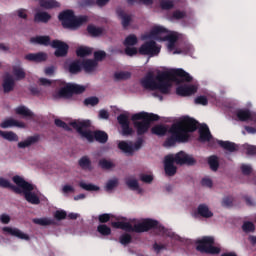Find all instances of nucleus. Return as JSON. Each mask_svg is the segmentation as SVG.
<instances>
[{"mask_svg": "<svg viewBox=\"0 0 256 256\" xmlns=\"http://www.w3.org/2000/svg\"><path fill=\"white\" fill-rule=\"evenodd\" d=\"M213 245H215V238L213 236H204L196 241V251L205 253L206 255H219L221 248Z\"/></svg>", "mask_w": 256, "mask_h": 256, "instance_id": "obj_9", "label": "nucleus"}, {"mask_svg": "<svg viewBox=\"0 0 256 256\" xmlns=\"http://www.w3.org/2000/svg\"><path fill=\"white\" fill-rule=\"evenodd\" d=\"M195 103L196 105H208L209 100L207 99L206 96H198L197 98H195Z\"/></svg>", "mask_w": 256, "mask_h": 256, "instance_id": "obj_63", "label": "nucleus"}, {"mask_svg": "<svg viewBox=\"0 0 256 256\" xmlns=\"http://www.w3.org/2000/svg\"><path fill=\"white\" fill-rule=\"evenodd\" d=\"M58 97L61 99H71L73 97V90L71 84H67L58 91Z\"/></svg>", "mask_w": 256, "mask_h": 256, "instance_id": "obj_25", "label": "nucleus"}, {"mask_svg": "<svg viewBox=\"0 0 256 256\" xmlns=\"http://www.w3.org/2000/svg\"><path fill=\"white\" fill-rule=\"evenodd\" d=\"M39 135L29 136L24 141L18 143L19 149H25L27 147H31V145H35V143H39Z\"/></svg>", "mask_w": 256, "mask_h": 256, "instance_id": "obj_22", "label": "nucleus"}, {"mask_svg": "<svg viewBox=\"0 0 256 256\" xmlns=\"http://www.w3.org/2000/svg\"><path fill=\"white\" fill-rule=\"evenodd\" d=\"M236 117L239 121H249L251 118V111L249 109H239L236 111Z\"/></svg>", "mask_w": 256, "mask_h": 256, "instance_id": "obj_34", "label": "nucleus"}, {"mask_svg": "<svg viewBox=\"0 0 256 256\" xmlns=\"http://www.w3.org/2000/svg\"><path fill=\"white\" fill-rule=\"evenodd\" d=\"M137 36L135 34L128 35L124 40V46L125 47H134V45H137L138 43Z\"/></svg>", "mask_w": 256, "mask_h": 256, "instance_id": "obj_39", "label": "nucleus"}, {"mask_svg": "<svg viewBox=\"0 0 256 256\" xmlns=\"http://www.w3.org/2000/svg\"><path fill=\"white\" fill-rule=\"evenodd\" d=\"M97 65H99V63L93 59H86L82 61V69H84L86 73H91V71H95V69H97Z\"/></svg>", "mask_w": 256, "mask_h": 256, "instance_id": "obj_23", "label": "nucleus"}, {"mask_svg": "<svg viewBox=\"0 0 256 256\" xmlns=\"http://www.w3.org/2000/svg\"><path fill=\"white\" fill-rule=\"evenodd\" d=\"M54 123H55L56 127H60L61 129H64L65 131H71V128L69 127V125L61 119H55Z\"/></svg>", "mask_w": 256, "mask_h": 256, "instance_id": "obj_56", "label": "nucleus"}, {"mask_svg": "<svg viewBox=\"0 0 256 256\" xmlns=\"http://www.w3.org/2000/svg\"><path fill=\"white\" fill-rule=\"evenodd\" d=\"M117 121L122 129V135L124 137H129L133 135V128L129 126V116L126 114H120L117 117Z\"/></svg>", "mask_w": 256, "mask_h": 256, "instance_id": "obj_13", "label": "nucleus"}, {"mask_svg": "<svg viewBox=\"0 0 256 256\" xmlns=\"http://www.w3.org/2000/svg\"><path fill=\"white\" fill-rule=\"evenodd\" d=\"M142 87L148 91H157V81H155V74L148 72L146 77L140 81Z\"/></svg>", "mask_w": 256, "mask_h": 256, "instance_id": "obj_14", "label": "nucleus"}, {"mask_svg": "<svg viewBox=\"0 0 256 256\" xmlns=\"http://www.w3.org/2000/svg\"><path fill=\"white\" fill-rule=\"evenodd\" d=\"M185 17H187L186 11L175 10L172 13L171 19H174L175 21H180V19H185Z\"/></svg>", "mask_w": 256, "mask_h": 256, "instance_id": "obj_49", "label": "nucleus"}, {"mask_svg": "<svg viewBox=\"0 0 256 256\" xmlns=\"http://www.w3.org/2000/svg\"><path fill=\"white\" fill-rule=\"evenodd\" d=\"M2 89H3V93L5 94L11 93V91L15 90V79H13V76H6L3 79Z\"/></svg>", "mask_w": 256, "mask_h": 256, "instance_id": "obj_19", "label": "nucleus"}, {"mask_svg": "<svg viewBox=\"0 0 256 256\" xmlns=\"http://www.w3.org/2000/svg\"><path fill=\"white\" fill-rule=\"evenodd\" d=\"M199 129V122L189 116L184 117L181 121L172 124L169 129L171 134L164 142V147H173L177 143H187L189 133H195Z\"/></svg>", "mask_w": 256, "mask_h": 256, "instance_id": "obj_1", "label": "nucleus"}, {"mask_svg": "<svg viewBox=\"0 0 256 256\" xmlns=\"http://www.w3.org/2000/svg\"><path fill=\"white\" fill-rule=\"evenodd\" d=\"M79 187L81 189H84V191H99V186L95 184H87L85 182H79Z\"/></svg>", "mask_w": 256, "mask_h": 256, "instance_id": "obj_46", "label": "nucleus"}, {"mask_svg": "<svg viewBox=\"0 0 256 256\" xmlns=\"http://www.w3.org/2000/svg\"><path fill=\"white\" fill-rule=\"evenodd\" d=\"M4 233H9V235H12V237H18V239H23L24 241H29V235L23 233L18 228H11V227H4L3 228Z\"/></svg>", "mask_w": 256, "mask_h": 256, "instance_id": "obj_18", "label": "nucleus"}, {"mask_svg": "<svg viewBox=\"0 0 256 256\" xmlns=\"http://www.w3.org/2000/svg\"><path fill=\"white\" fill-rule=\"evenodd\" d=\"M84 105L86 107H89V105H91V107H95V105H99V98L95 96L88 97L84 100Z\"/></svg>", "mask_w": 256, "mask_h": 256, "instance_id": "obj_52", "label": "nucleus"}, {"mask_svg": "<svg viewBox=\"0 0 256 256\" xmlns=\"http://www.w3.org/2000/svg\"><path fill=\"white\" fill-rule=\"evenodd\" d=\"M126 185L133 191H139V182L137 180H127Z\"/></svg>", "mask_w": 256, "mask_h": 256, "instance_id": "obj_57", "label": "nucleus"}, {"mask_svg": "<svg viewBox=\"0 0 256 256\" xmlns=\"http://www.w3.org/2000/svg\"><path fill=\"white\" fill-rule=\"evenodd\" d=\"M119 241L121 245H129L133 241V237L129 233H124L120 236Z\"/></svg>", "mask_w": 256, "mask_h": 256, "instance_id": "obj_51", "label": "nucleus"}, {"mask_svg": "<svg viewBox=\"0 0 256 256\" xmlns=\"http://www.w3.org/2000/svg\"><path fill=\"white\" fill-rule=\"evenodd\" d=\"M140 55H150V57H155L161 53V48L157 46L155 40H150L142 44L138 50Z\"/></svg>", "mask_w": 256, "mask_h": 256, "instance_id": "obj_10", "label": "nucleus"}, {"mask_svg": "<svg viewBox=\"0 0 256 256\" xmlns=\"http://www.w3.org/2000/svg\"><path fill=\"white\" fill-rule=\"evenodd\" d=\"M197 93V87L195 85H183L176 88V95L180 97H190Z\"/></svg>", "mask_w": 256, "mask_h": 256, "instance_id": "obj_16", "label": "nucleus"}, {"mask_svg": "<svg viewBox=\"0 0 256 256\" xmlns=\"http://www.w3.org/2000/svg\"><path fill=\"white\" fill-rule=\"evenodd\" d=\"M49 21H51V14L47 12H37L34 15L35 23H49Z\"/></svg>", "mask_w": 256, "mask_h": 256, "instance_id": "obj_29", "label": "nucleus"}, {"mask_svg": "<svg viewBox=\"0 0 256 256\" xmlns=\"http://www.w3.org/2000/svg\"><path fill=\"white\" fill-rule=\"evenodd\" d=\"M177 77H179L182 81L186 83H191L193 81V77L189 75L185 70L178 68L172 69L168 72H162L156 76V91H160L163 95L169 94V83L167 81H177Z\"/></svg>", "mask_w": 256, "mask_h": 256, "instance_id": "obj_3", "label": "nucleus"}, {"mask_svg": "<svg viewBox=\"0 0 256 256\" xmlns=\"http://www.w3.org/2000/svg\"><path fill=\"white\" fill-rule=\"evenodd\" d=\"M140 181H142V183L151 184V183H153V175H151V174H140Z\"/></svg>", "mask_w": 256, "mask_h": 256, "instance_id": "obj_59", "label": "nucleus"}, {"mask_svg": "<svg viewBox=\"0 0 256 256\" xmlns=\"http://www.w3.org/2000/svg\"><path fill=\"white\" fill-rule=\"evenodd\" d=\"M105 30L101 27H96L93 25H88L87 26V32L89 33V35H91V37H101V34L104 32Z\"/></svg>", "mask_w": 256, "mask_h": 256, "instance_id": "obj_35", "label": "nucleus"}, {"mask_svg": "<svg viewBox=\"0 0 256 256\" xmlns=\"http://www.w3.org/2000/svg\"><path fill=\"white\" fill-rule=\"evenodd\" d=\"M39 5L43 9H55L60 7V4L57 2V0H39Z\"/></svg>", "mask_w": 256, "mask_h": 256, "instance_id": "obj_33", "label": "nucleus"}, {"mask_svg": "<svg viewBox=\"0 0 256 256\" xmlns=\"http://www.w3.org/2000/svg\"><path fill=\"white\" fill-rule=\"evenodd\" d=\"M173 162L176 165H195L197 163V160L193 158L192 156H189V154L185 153V151H180L176 154H171Z\"/></svg>", "mask_w": 256, "mask_h": 256, "instance_id": "obj_11", "label": "nucleus"}, {"mask_svg": "<svg viewBox=\"0 0 256 256\" xmlns=\"http://www.w3.org/2000/svg\"><path fill=\"white\" fill-rule=\"evenodd\" d=\"M151 229H156L159 231L160 235H166V237H173V232L169 231L165 226L159 225V221L153 219H145L141 223L131 225L129 222H124L122 226V231L127 233H147Z\"/></svg>", "mask_w": 256, "mask_h": 256, "instance_id": "obj_4", "label": "nucleus"}, {"mask_svg": "<svg viewBox=\"0 0 256 256\" xmlns=\"http://www.w3.org/2000/svg\"><path fill=\"white\" fill-rule=\"evenodd\" d=\"M132 121L138 137L145 135L151 127V123L159 121V115L147 112H139L132 115Z\"/></svg>", "mask_w": 256, "mask_h": 256, "instance_id": "obj_5", "label": "nucleus"}, {"mask_svg": "<svg viewBox=\"0 0 256 256\" xmlns=\"http://www.w3.org/2000/svg\"><path fill=\"white\" fill-rule=\"evenodd\" d=\"M16 113L17 115H23L24 117H33V112L25 106H19L16 108Z\"/></svg>", "mask_w": 256, "mask_h": 256, "instance_id": "obj_44", "label": "nucleus"}, {"mask_svg": "<svg viewBox=\"0 0 256 256\" xmlns=\"http://www.w3.org/2000/svg\"><path fill=\"white\" fill-rule=\"evenodd\" d=\"M124 51L125 54L128 55V57H134V55H137V53H139V50H137V48L129 46H126Z\"/></svg>", "mask_w": 256, "mask_h": 256, "instance_id": "obj_60", "label": "nucleus"}, {"mask_svg": "<svg viewBox=\"0 0 256 256\" xmlns=\"http://www.w3.org/2000/svg\"><path fill=\"white\" fill-rule=\"evenodd\" d=\"M167 29L163 26H155L151 29L149 33L150 39H155V41H167V49L168 51H175V45L177 41H179V36L176 33L166 34ZM165 35V36H161Z\"/></svg>", "mask_w": 256, "mask_h": 256, "instance_id": "obj_7", "label": "nucleus"}, {"mask_svg": "<svg viewBox=\"0 0 256 256\" xmlns=\"http://www.w3.org/2000/svg\"><path fill=\"white\" fill-rule=\"evenodd\" d=\"M117 185H119V180L117 178L108 180V182L106 183V191H113V189H115V187H117Z\"/></svg>", "mask_w": 256, "mask_h": 256, "instance_id": "obj_53", "label": "nucleus"}, {"mask_svg": "<svg viewBox=\"0 0 256 256\" xmlns=\"http://www.w3.org/2000/svg\"><path fill=\"white\" fill-rule=\"evenodd\" d=\"M118 149L127 155H133L135 153V149L133 148V144L128 143L127 141H120L118 143Z\"/></svg>", "mask_w": 256, "mask_h": 256, "instance_id": "obj_26", "label": "nucleus"}, {"mask_svg": "<svg viewBox=\"0 0 256 256\" xmlns=\"http://www.w3.org/2000/svg\"><path fill=\"white\" fill-rule=\"evenodd\" d=\"M107 57V53L103 50H99L94 52V61L98 63V61H103Z\"/></svg>", "mask_w": 256, "mask_h": 256, "instance_id": "obj_55", "label": "nucleus"}, {"mask_svg": "<svg viewBox=\"0 0 256 256\" xmlns=\"http://www.w3.org/2000/svg\"><path fill=\"white\" fill-rule=\"evenodd\" d=\"M173 155L169 154L164 158V171L168 177H173L177 173V167L174 165Z\"/></svg>", "mask_w": 256, "mask_h": 256, "instance_id": "obj_15", "label": "nucleus"}, {"mask_svg": "<svg viewBox=\"0 0 256 256\" xmlns=\"http://www.w3.org/2000/svg\"><path fill=\"white\" fill-rule=\"evenodd\" d=\"M79 167L84 170H91V159H89L88 156H83L82 158L79 159L78 161Z\"/></svg>", "mask_w": 256, "mask_h": 256, "instance_id": "obj_38", "label": "nucleus"}, {"mask_svg": "<svg viewBox=\"0 0 256 256\" xmlns=\"http://www.w3.org/2000/svg\"><path fill=\"white\" fill-rule=\"evenodd\" d=\"M0 136H2L3 139H6V141H19V136H17L13 131L5 132L3 130H0Z\"/></svg>", "mask_w": 256, "mask_h": 256, "instance_id": "obj_36", "label": "nucleus"}, {"mask_svg": "<svg viewBox=\"0 0 256 256\" xmlns=\"http://www.w3.org/2000/svg\"><path fill=\"white\" fill-rule=\"evenodd\" d=\"M71 127L75 129L80 135L81 139H86L88 143H93V141H97L98 143L105 144L109 141V135L105 131L96 130L91 131V121L84 120V121H74L70 123Z\"/></svg>", "mask_w": 256, "mask_h": 256, "instance_id": "obj_2", "label": "nucleus"}, {"mask_svg": "<svg viewBox=\"0 0 256 256\" xmlns=\"http://www.w3.org/2000/svg\"><path fill=\"white\" fill-rule=\"evenodd\" d=\"M32 43H36L37 45H44L45 47H49L51 45V37L49 36H36L30 39Z\"/></svg>", "mask_w": 256, "mask_h": 256, "instance_id": "obj_28", "label": "nucleus"}, {"mask_svg": "<svg viewBox=\"0 0 256 256\" xmlns=\"http://www.w3.org/2000/svg\"><path fill=\"white\" fill-rule=\"evenodd\" d=\"M208 165L212 171H217L219 169V158L213 155L208 158Z\"/></svg>", "mask_w": 256, "mask_h": 256, "instance_id": "obj_41", "label": "nucleus"}, {"mask_svg": "<svg viewBox=\"0 0 256 256\" xmlns=\"http://www.w3.org/2000/svg\"><path fill=\"white\" fill-rule=\"evenodd\" d=\"M222 207H233V196H226L222 200Z\"/></svg>", "mask_w": 256, "mask_h": 256, "instance_id": "obj_61", "label": "nucleus"}, {"mask_svg": "<svg viewBox=\"0 0 256 256\" xmlns=\"http://www.w3.org/2000/svg\"><path fill=\"white\" fill-rule=\"evenodd\" d=\"M72 89V95H81V93H85V86L70 84Z\"/></svg>", "mask_w": 256, "mask_h": 256, "instance_id": "obj_50", "label": "nucleus"}, {"mask_svg": "<svg viewBox=\"0 0 256 256\" xmlns=\"http://www.w3.org/2000/svg\"><path fill=\"white\" fill-rule=\"evenodd\" d=\"M94 5H97V2L95 0H81L80 1V7H93Z\"/></svg>", "mask_w": 256, "mask_h": 256, "instance_id": "obj_64", "label": "nucleus"}, {"mask_svg": "<svg viewBox=\"0 0 256 256\" xmlns=\"http://www.w3.org/2000/svg\"><path fill=\"white\" fill-rule=\"evenodd\" d=\"M212 137L213 136L211 135V131L209 130V126L204 124L199 128V141H201L202 143H205L207 141H211Z\"/></svg>", "mask_w": 256, "mask_h": 256, "instance_id": "obj_21", "label": "nucleus"}, {"mask_svg": "<svg viewBox=\"0 0 256 256\" xmlns=\"http://www.w3.org/2000/svg\"><path fill=\"white\" fill-rule=\"evenodd\" d=\"M97 231L98 233H100V235H103L104 237H107L111 234V228L105 224L98 225Z\"/></svg>", "mask_w": 256, "mask_h": 256, "instance_id": "obj_45", "label": "nucleus"}, {"mask_svg": "<svg viewBox=\"0 0 256 256\" xmlns=\"http://www.w3.org/2000/svg\"><path fill=\"white\" fill-rule=\"evenodd\" d=\"M12 74L14 75L16 81H23V79L27 77L25 70H23V68H21L20 66H13Z\"/></svg>", "mask_w": 256, "mask_h": 256, "instance_id": "obj_31", "label": "nucleus"}, {"mask_svg": "<svg viewBox=\"0 0 256 256\" xmlns=\"http://www.w3.org/2000/svg\"><path fill=\"white\" fill-rule=\"evenodd\" d=\"M13 182L16 183L18 187H21L22 193L24 195V199L31 205H39L41 203V199H39V196L33 192L35 190V186L27 181L25 179L21 178V176H14L12 178Z\"/></svg>", "mask_w": 256, "mask_h": 256, "instance_id": "obj_8", "label": "nucleus"}, {"mask_svg": "<svg viewBox=\"0 0 256 256\" xmlns=\"http://www.w3.org/2000/svg\"><path fill=\"white\" fill-rule=\"evenodd\" d=\"M51 47L56 49L54 52L55 57H67L69 53V45L61 40H53Z\"/></svg>", "mask_w": 256, "mask_h": 256, "instance_id": "obj_12", "label": "nucleus"}, {"mask_svg": "<svg viewBox=\"0 0 256 256\" xmlns=\"http://www.w3.org/2000/svg\"><path fill=\"white\" fill-rule=\"evenodd\" d=\"M93 53V48L81 46L76 50L77 57H89Z\"/></svg>", "mask_w": 256, "mask_h": 256, "instance_id": "obj_37", "label": "nucleus"}, {"mask_svg": "<svg viewBox=\"0 0 256 256\" xmlns=\"http://www.w3.org/2000/svg\"><path fill=\"white\" fill-rule=\"evenodd\" d=\"M242 230L244 231V233H254L255 224H253V222L246 221L242 225Z\"/></svg>", "mask_w": 256, "mask_h": 256, "instance_id": "obj_47", "label": "nucleus"}, {"mask_svg": "<svg viewBox=\"0 0 256 256\" xmlns=\"http://www.w3.org/2000/svg\"><path fill=\"white\" fill-rule=\"evenodd\" d=\"M197 213L200 217H204V219H211L213 217V212L209 210V206L206 204H200L197 208Z\"/></svg>", "mask_w": 256, "mask_h": 256, "instance_id": "obj_24", "label": "nucleus"}, {"mask_svg": "<svg viewBox=\"0 0 256 256\" xmlns=\"http://www.w3.org/2000/svg\"><path fill=\"white\" fill-rule=\"evenodd\" d=\"M159 5L163 11H171L175 7V3L172 0H159Z\"/></svg>", "mask_w": 256, "mask_h": 256, "instance_id": "obj_40", "label": "nucleus"}, {"mask_svg": "<svg viewBox=\"0 0 256 256\" xmlns=\"http://www.w3.org/2000/svg\"><path fill=\"white\" fill-rule=\"evenodd\" d=\"M33 223H35L36 225H41L42 227H45L47 225H51V220L47 218H35L33 220Z\"/></svg>", "mask_w": 256, "mask_h": 256, "instance_id": "obj_54", "label": "nucleus"}, {"mask_svg": "<svg viewBox=\"0 0 256 256\" xmlns=\"http://www.w3.org/2000/svg\"><path fill=\"white\" fill-rule=\"evenodd\" d=\"M99 167H101V169H113V167H115V164H113V162L107 160V159H101L99 160Z\"/></svg>", "mask_w": 256, "mask_h": 256, "instance_id": "obj_48", "label": "nucleus"}, {"mask_svg": "<svg viewBox=\"0 0 256 256\" xmlns=\"http://www.w3.org/2000/svg\"><path fill=\"white\" fill-rule=\"evenodd\" d=\"M240 169L243 175H251V173H253V168L251 167V165L242 164Z\"/></svg>", "mask_w": 256, "mask_h": 256, "instance_id": "obj_62", "label": "nucleus"}, {"mask_svg": "<svg viewBox=\"0 0 256 256\" xmlns=\"http://www.w3.org/2000/svg\"><path fill=\"white\" fill-rule=\"evenodd\" d=\"M0 127L2 129H9V127H25V124L15 120V119H8V120H5L4 122H2L0 124Z\"/></svg>", "mask_w": 256, "mask_h": 256, "instance_id": "obj_32", "label": "nucleus"}, {"mask_svg": "<svg viewBox=\"0 0 256 256\" xmlns=\"http://www.w3.org/2000/svg\"><path fill=\"white\" fill-rule=\"evenodd\" d=\"M218 145H220V147H222V149H225V151H229L230 153H235V151L239 150V147L237 146V144L230 142V141L220 140L218 142Z\"/></svg>", "mask_w": 256, "mask_h": 256, "instance_id": "obj_27", "label": "nucleus"}, {"mask_svg": "<svg viewBox=\"0 0 256 256\" xmlns=\"http://www.w3.org/2000/svg\"><path fill=\"white\" fill-rule=\"evenodd\" d=\"M54 217L57 221H63V219H67V212L65 210H58L55 212Z\"/></svg>", "mask_w": 256, "mask_h": 256, "instance_id": "obj_58", "label": "nucleus"}, {"mask_svg": "<svg viewBox=\"0 0 256 256\" xmlns=\"http://www.w3.org/2000/svg\"><path fill=\"white\" fill-rule=\"evenodd\" d=\"M116 14H117V17L121 20L122 27L124 29H127V27L131 25V21L133 20L131 18V15H128L127 13H125V10H123V8L121 7L116 8Z\"/></svg>", "mask_w": 256, "mask_h": 256, "instance_id": "obj_17", "label": "nucleus"}, {"mask_svg": "<svg viewBox=\"0 0 256 256\" xmlns=\"http://www.w3.org/2000/svg\"><path fill=\"white\" fill-rule=\"evenodd\" d=\"M114 77L116 81H127V79H131V72H116Z\"/></svg>", "mask_w": 256, "mask_h": 256, "instance_id": "obj_43", "label": "nucleus"}, {"mask_svg": "<svg viewBox=\"0 0 256 256\" xmlns=\"http://www.w3.org/2000/svg\"><path fill=\"white\" fill-rule=\"evenodd\" d=\"M81 69H83V64H82L81 60H74L68 66V71L72 75L80 73Z\"/></svg>", "mask_w": 256, "mask_h": 256, "instance_id": "obj_30", "label": "nucleus"}, {"mask_svg": "<svg viewBox=\"0 0 256 256\" xmlns=\"http://www.w3.org/2000/svg\"><path fill=\"white\" fill-rule=\"evenodd\" d=\"M64 29H79L89 22V17L85 15L75 16L73 10H64L58 15Z\"/></svg>", "mask_w": 256, "mask_h": 256, "instance_id": "obj_6", "label": "nucleus"}, {"mask_svg": "<svg viewBox=\"0 0 256 256\" xmlns=\"http://www.w3.org/2000/svg\"><path fill=\"white\" fill-rule=\"evenodd\" d=\"M151 131L153 135H158L159 137H163L167 134V128L163 125L154 126Z\"/></svg>", "mask_w": 256, "mask_h": 256, "instance_id": "obj_42", "label": "nucleus"}, {"mask_svg": "<svg viewBox=\"0 0 256 256\" xmlns=\"http://www.w3.org/2000/svg\"><path fill=\"white\" fill-rule=\"evenodd\" d=\"M26 61H31L32 63H43V61H47V54L40 53H29L25 56Z\"/></svg>", "mask_w": 256, "mask_h": 256, "instance_id": "obj_20", "label": "nucleus"}]
</instances>
